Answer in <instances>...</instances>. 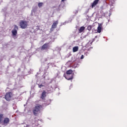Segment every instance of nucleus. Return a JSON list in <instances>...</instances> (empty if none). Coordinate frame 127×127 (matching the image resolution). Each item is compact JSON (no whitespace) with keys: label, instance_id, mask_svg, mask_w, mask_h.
Returning <instances> with one entry per match:
<instances>
[{"label":"nucleus","instance_id":"nucleus-6","mask_svg":"<svg viewBox=\"0 0 127 127\" xmlns=\"http://www.w3.org/2000/svg\"><path fill=\"white\" fill-rule=\"evenodd\" d=\"M4 126H7L9 124V119L8 118H5L3 121Z\"/></svg>","mask_w":127,"mask_h":127},{"label":"nucleus","instance_id":"nucleus-17","mask_svg":"<svg viewBox=\"0 0 127 127\" xmlns=\"http://www.w3.org/2000/svg\"><path fill=\"white\" fill-rule=\"evenodd\" d=\"M38 5L39 7H41V6H42L43 5V3L39 2V3H38Z\"/></svg>","mask_w":127,"mask_h":127},{"label":"nucleus","instance_id":"nucleus-3","mask_svg":"<svg viewBox=\"0 0 127 127\" xmlns=\"http://www.w3.org/2000/svg\"><path fill=\"white\" fill-rule=\"evenodd\" d=\"M14 29L12 30V35L13 36V38L14 39H16L17 38V37H16V35H17V30H18V27L16 26V25H15Z\"/></svg>","mask_w":127,"mask_h":127},{"label":"nucleus","instance_id":"nucleus-23","mask_svg":"<svg viewBox=\"0 0 127 127\" xmlns=\"http://www.w3.org/2000/svg\"><path fill=\"white\" fill-rule=\"evenodd\" d=\"M26 127H29V125H27Z\"/></svg>","mask_w":127,"mask_h":127},{"label":"nucleus","instance_id":"nucleus-22","mask_svg":"<svg viewBox=\"0 0 127 127\" xmlns=\"http://www.w3.org/2000/svg\"><path fill=\"white\" fill-rule=\"evenodd\" d=\"M65 0H62V1L63 2L65 1Z\"/></svg>","mask_w":127,"mask_h":127},{"label":"nucleus","instance_id":"nucleus-13","mask_svg":"<svg viewBox=\"0 0 127 127\" xmlns=\"http://www.w3.org/2000/svg\"><path fill=\"white\" fill-rule=\"evenodd\" d=\"M79 49V47L76 46L74 47L72 49L73 52H77L78 51V50Z\"/></svg>","mask_w":127,"mask_h":127},{"label":"nucleus","instance_id":"nucleus-11","mask_svg":"<svg viewBox=\"0 0 127 127\" xmlns=\"http://www.w3.org/2000/svg\"><path fill=\"white\" fill-rule=\"evenodd\" d=\"M84 30H85V27L82 26L79 29V33H81V32H83Z\"/></svg>","mask_w":127,"mask_h":127},{"label":"nucleus","instance_id":"nucleus-18","mask_svg":"<svg viewBox=\"0 0 127 127\" xmlns=\"http://www.w3.org/2000/svg\"><path fill=\"white\" fill-rule=\"evenodd\" d=\"M36 29H37V30H39L40 29V26H37Z\"/></svg>","mask_w":127,"mask_h":127},{"label":"nucleus","instance_id":"nucleus-12","mask_svg":"<svg viewBox=\"0 0 127 127\" xmlns=\"http://www.w3.org/2000/svg\"><path fill=\"white\" fill-rule=\"evenodd\" d=\"M73 73V70L72 69H69L66 71V75H71Z\"/></svg>","mask_w":127,"mask_h":127},{"label":"nucleus","instance_id":"nucleus-21","mask_svg":"<svg viewBox=\"0 0 127 127\" xmlns=\"http://www.w3.org/2000/svg\"><path fill=\"white\" fill-rule=\"evenodd\" d=\"M81 59H84V56L83 55L81 56Z\"/></svg>","mask_w":127,"mask_h":127},{"label":"nucleus","instance_id":"nucleus-7","mask_svg":"<svg viewBox=\"0 0 127 127\" xmlns=\"http://www.w3.org/2000/svg\"><path fill=\"white\" fill-rule=\"evenodd\" d=\"M102 27H103V24H102V23L98 24V26L97 27V32H98V33H101V32L102 31Z\"/></svg>","mask_w":127,"mask_h":127},{"label":"nucleus","instance_id":"nucleus-8","mask_svg":"<svg viewBox=\"0 0 127 127\" xmlns=\"http://www.w3.org/2000/svg\"><path fill=\"white\" fill-rule=\"evenodd\" d=\"M99 1H100V0H95L91 4L92 8H94V7H95V5H97V4H98V3H99Z\"/></svg>","mask_w":127,"mask_h":127},{"label":"nucleus","instance_id":"nucleus-4","mask_svg":"<svg viewBox=\"0 0 127 127\" xmlns=\"http://www.w3.org/2000/svg\"><path fill=\"white\" fill-rule=\"evenodd\" d=\"M13 94L11 92H7L5 95V99L7 101H10L12 97Z\"/></svg>","mask_w":127,"mask_h":127},{"label":"nucleus","instance_id":"nucleus-10","mask_svg":"<svg viewBox=\"0 0 127 127\" xmlns=\"http://www.w3.org/2000/svg\"><path fill=\"white\" fill-rule=\"evenodd\" d=\"M46 94H47V92L44 90L41 96V98L42 99V100H44V99H45L46 97Z\"/></svg>","mask_w":127,"mask_h":127},{"label":"nucleus","instance_id":"nucleus-14","mask_svg":"<svg viewBox=\"0 0 127 127\" xmlns=\"http://www.w3.org/2000/svg\"><path fill=\"white\" fill-rule=\"evenodd\" d=\"M65 79L67 80H72L73 79V75H72L70 77H69L68 75H67L66 77H65Z\"/></svg>","mask_w":127,"mask_h":127},{"label":"nucleus","instance_id":"nucleus-16","mask_svg":"<svg viewBox=\"0 0 127 127\" xmlns=\"http://www.w3.org/2000/svg\"><path fill=\"white\" fill-rule=\"evenodd\" d=\"M2 119H3V114H0V124L1 123L2 121Z\"/></svg>","mask_w":127,"mask_h":127},{"label":"nucleus","instance_id":"nucleus-1","mask_svg":"<svg viewBox=\"0 0 127 127\" xmlns=\"http://www.w3.org/2000/svg\"><path fill=\"white\" fill-rule=\"evenodd\" d=\"M43 110V106L40 104H36L32 110L33 114L34 116H38V114L41 113Z\"/></svg>","mask_w":127,"mask_h":127},{"label":"nucleus","instance_id":"nucleus-2","mask_svg":"<svg viewBox=\"0 0 127 127\" xmlns=\"http://www.w3.org/2000/svg\"><path fill=\"white\" fill-rule=\"evenodd\" d=\"M19 25L22 29H25V28H27V26H28V22L26 20H21Z\"/></svg>","mask_w":127,"mask_h":127},{"label":"nucleus","instance_id":"nucleus-19","mask_svg":"<svg viewBox=\"0 0 127 127\" xmlns=\"http://www.w3.org/2000/svg\"><path fill=\"white\" fill-rule=\"evenodd\" d=\"M87 29H88L89 30H90L91 29V26H88V27H87Z\"/></svg>","mask_w":127,"mask_h":127},{"label":"nucleus","instance_id":"nucleus-9","mask_svg":"<svg viewBox=\"0 0 127 127\" xmlns=\"http://www.w3.org/2000/svg\"><path fill=\"white\" fill-rule=\"evenodd\" d=\"M58 25V21H55L53 23L51 29H54L56 28L57 27Z\"/></svg>","mask_w":127,"mask_h":127},{"label":"nucleus","instance_id":"nucleus-20","mask_svg":"<svg viewBox=\"0 0 127 127\" xmlns=\"http://www.w3.org/2000/svg\"><path fill=\"white\" fill-rule=\"evenodd\" d=\"M42 87H44V85L42 84H40V85H39V88H41Z\"/></svg>","mask_w":127,"mask_h":127},{"label":"nucleus","instance_id":"nucleus-5","mask_svg":"<svg viewBox=\"0 0 127 127\" xmlns=\"http://www.w3.org/2000/svg\"><path fill=\"white\" fill-rule=\"evenodd\" d=\"M49 49V43L44 44L41 48V50H47Z\"/></svg>","mask_w":127,"mask_h":127},{"label":"nucleus","instance_id":"nucleus-15","mask_svg":"<svg viewBox=\"0 0 127 127\" xmlns=\"http://www.w3.org/2000/svg\"><path fill=\"white\" fill-rule=\"evenodd\" d=\"M37 123V121H36V118H34V120L32 121V125H34Z\"/></svg>","mask_w":127,"mask_h":127}]
</instances>
